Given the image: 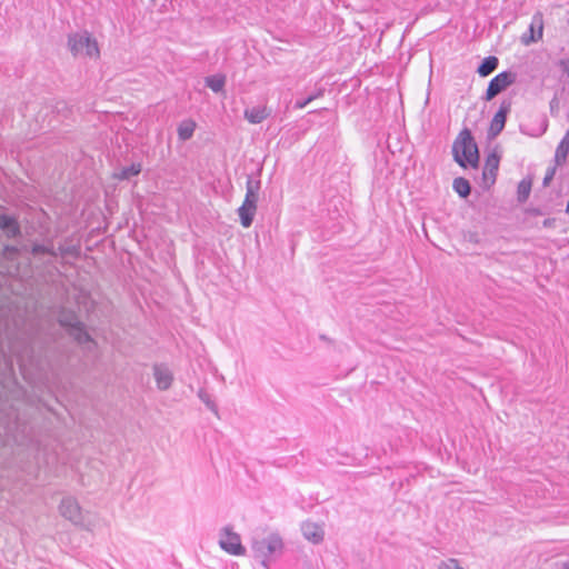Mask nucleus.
<instances>
[{
  "label": "nucleus",
  "instance_id": "f257e3e1",
  "mask_svg": "<svg viewBox=\"0 0 569 569\" xmlns=\"http://www.w3.org/2000/svg\"><path fill=\"white\" fill-rule=\"evenodd\" d=\"M453 158L459 166L476 168L479 162V152L477 143L468 129H463L457 137L452 146Z\"/></svg>",
  "mask_w": 569,
  "mask_h": 569
},
{
  "label": "nucleus",
  "instance_id": "f03ea898",
  "mask_svg": "<svg viewBox=\"0 0 569 569\" xmlns=\"http://www.w3.org/2000/svg\"><path fill=\"white\" fill-rule=\"evenodd\" d=\"M283 542L280 536H258L252 540L256 559L268 569V562L282 553Z\"/></svg>",
  "mask_w": 569,
  "mask_h": 569
},
{
  "label": "nucleus",
  "instance_id": "7ed1b4c3",
  "mask_svg": "<svg viewBox=\"0 0 569 569\" xmlns=\"http://www.w3.org/2000/svg\"><path fill=\"white\" fill-rule=\"evenodd\" d=\"M260 188V180L252 179L251 177L247 179L246 197L242 204L238 209L240 223L243 228H249L253 222L257 212Z\"/></svg>",
  "mask_w": 569,
  "mask_h": 569
},
{
  "label": "nucleus",
  "instance_id": "20e7f679",
  "mask_svg": "<svg viewBox=\"0 0 569 569\" xmlns=\"http://www.w3.org/2000/svg\"><path fill=\"white\" fill-rule=\"evenodd\" d=\"M68 46L73 56L97 59L100 54L96 39H93L88 32L71 34L68 40Z\"/></svg>",
  "mask_w": 569,
  "mask_h": 569
},
{
  "label": "nucleus",
  "instance_id": "39448f33",
  "mask_svg": "<svg viewBox=\"0 0 569 569\" xmlns=\"http://www.w3.org/2000/svg\"><path fill=\"white\" fill-rule=\"evenodd\" d=\"M60 513L63 518L73 522L74 525L83 526L86 530H91V528L84 525V516L82 510L78 503V501L72 497H66L61 500L59 506Z\"/></svg>",
  "mask_w": 569,
  "mask_h": 569
},
{
  "label": "nucleus",
  "instance_id": "423d86ee",
  "mask_svg": "<svg viewBox=\"0 0 569 569\" xmlns=\"http://www.w3.org/2000/svg\"><path fill=\"white\" fill-rule=\"evenodd\" d=\"M59 322L72 330V335L78 340V342L84 343L90 340L89 335L84 331L73 312H62L59 316Z\"/></svg>",
  "mask_w": 569,
  "mask_h": 569
},
{
  "label": "nucleus",
  "instance_id": "0eeeda50",
  "mask_svg": "<svg viewBox=\"0 0 569 569\" xmlns=\"http://www.w3.org/2000/svg\"><path fill=\"white\" fill-rule=\"evenodd\" d=\"M515 80V77L511 72H501L491 79L486 92V99L491 100L497 94H499L502 90H505L508 86H510Z\"/></svg>",
  "mask_w": 569,
  "mask_h": 569
},
{
  "label": "nucleus",
  "instance_id": "6e6552de",
  "mask_svg": "<svg viewBox=\"0 0 569 569\" xmlns=\"http://www.w3.org/2000/svg\"><path fill=\"white\" fill-rule=\"evenodd\" d=\"M241 536H220L218 541L220 548L233 556H243L246 548L241 543Z\"/></svg>",
  "mask_w": 569,
  "mask_h": 569
},
{
  "label": "nucleus",
  "instance_id": "1a4fd4ad",
  "mask_svg": "<svg viewBox=\"0 0 569 569\" xmlns=\"http://www.w3.org/2000/svg\"><path fill=\"white\" fill-rule=\"evenodd\" d=\"M153 377L159 390H168L173 381V375L171 370L164 365L153 366Z\"/></svg>",
  "mask_w": 569,
  "mask_h": 569
},
{
  "label": "nucleus",
  "instance_id": "9d476101",
  "mask_svg": "<svg viewBox=\"0 0 569 569\" xmlns=\"http://www.w3.org/2000/svg\"><path fill=\"white\" fill-rule=\"evenodd\" d=\"M509 111H510V104L502 103L500 106L499 110L493 116L491 123H490V134L491 136L495 137L502 131L505 123H506L507 114Z\"/></svg>",
  "mask_w": 569,
  "mask_h": 569
},
{
  "label": "nucleus",
  "instance_id": "9b49d317",
  "mask_svg": "<svg viewBox=\"0 0 569 569\" xmlns=\"http://www.w3.org/2000/svg\"><path fill=\"white\" fill-rule=\"evenodd\" d=\"M270 116L266 106H257L244 110V118L252 124L261 123Z\"/></svg>",
  "mask_w": 569,
  "mask_h": 569
},
{
  "label": "nucleus",
  "instance_id": "f8f14e48",
  "mask_svg": "<svg viewBox=\"0 0 569 569\" xmlns=\"http://www.w3.org/2000/svg\"><path fill=\"white\" fill-rule=\"evenodd\" d=\"M530 36H522V42L529 44L532 41L542 37V18L541 16H535L529 28Z\"/></svg>",
  "mask_w": 569,
  "mask_h": 569
},
{
  "label": "nucleus",
  "instance_id": "ddd939ff",
  "mask_svg": "<svg viewBox=\"0 0 569 569\" xmlns=\"http://www.w3.org/2000/svg\"><path fill=\"white\" fill-rule=\"evenodd\" d=\"M569 153V131L566 132L565 137L561 139L558 144L555 153V162L557 166H562Z\"/></svg>",
  "mask_w": 569,
  "mask_h": 569
},
{
  "label": "nucleus",
  "instance_id": "4468645a",
  "mask_svg": "<svg viewBox=\"0 0 569 569\" xmlns=\"http://www.w3.org/2000/svg\"><path fill=\"white\" fill-rule=\"evenodd\" d=\"M0 229L3 230L8 237H14L19 232L17 221L7 214H0Z\"/></svg>",
  "mask_w": 569,
  "mask_h": 569
},
{
  "label": "nucleus",
  "instance_id": "2eb2a0df",
  "mask_svg": "<svg viewBox=\"0 0 569 569\" xmlns=\"http://www.w3.org/2000/svg\"><path fill=\"white\" fill-rule=\"evenodd\" d=\"M196 126L193 120L188 119L182 121L178 127L179 139L182 141L189 140L193 136Z\"/></svg>",
  "mask_w": 569,
  "mask_h": 569
},
{
  "label": "nucleus",
  "instance_id": "dca6fc26",
  "mask_svg": "<svg viewBox=\"0 0 569 569\" xmlns=\"http://www.w3.org/2000/svg\"><path fill=\"white\" fill-rule=\"evenodd\" d=\"M498 67V59L496 57L486 58L482 63L478 67V73L481 77H487L493 72Z\"/></svg>",
  "mask_w": 569,
  "mask_h": 569
},
{
  "label": "nucleus",
  "instance_id": "f3484780",
  "mask_svg": "<svg viewBox=\"0 0 569 569\" xmlns=\"http://www.w3.org/2000/svg\"><path fill=\"white\" fill-rule=\"evenodd\" d=\"M141 172V164L133 163L130 167L122 168L118 172L114 173V177L120 180H127L131 177L138 176Z\"/></svg>",
  "mask_w": 569,
  "mask_h": 569
},
{
  "label": "nucleus",
  "instance_id": "a211bd4d",
  "mask_svg": "<svg viewBox=\"0 0 569 569\" xmlns=\"http://www.w3.org/2000/svg\"><path fill=\"white\" fill-rule=\"evenodd\" d=\"M206 84L214 92L223 90L226 84V77L222 74H214L206 78Z\"/></svg>",
  "mask_w": 569,
  "mask_h": 569
},
{
  "label": "nucleus",
  "instance_id": "6ab92c4d",
  "mask_svg": "<svg viewBox=\"0 0 569 569\" xmlns=\"http://www.w3.org/2000/svg\"><path fill=\"white\" fill-rule=\"evenodd\" d=\"M453 190L462 198L470 193V183L465 178H456L453 180Z\"/></svg>",
  "mask_w": 569,
  "mask_h": 569
},
{
  "label": "nucleus",
  "instance_id": "aec40b11",
  "mask_svg": "<svg viewBox=\"0 0 569 569\" xmlns=\"http://www.w3.org/2000/svg\"><path fill=\"white\" fill-rule=\"evenodd\" d=\"M530 191H531V181L526 180V179L521 180L518 184V190H517L518 201L521 203L527 201V199L529 198Z\"/></svg>",
  "mask_w": 569,
  "mask_h": 569
},
{
  "label": "nucleus",
  "instance_id": "412c9836",
  "mask_svg": "<svg viewBox=\"0 0 569 569\" xmlns=\"http://www.w3.org/2000/svg\"><path fill=\"white\" fill-rule=\"evenodd\" d=\"M499 166V158L496 154H490L486 160V167H485V176L488 173L492 177H495L496 171L498 170Z\"/></svg>",
  "mask_w": 569,
  "mask_h": 569
},
{
  "label": "nucleus",
  "instance_id": "4be33fe9",
  "mask_svg": "<svg viewBox=\"0 0 569 569\" xmlns=\"http://www.w3.org/2000/svg\"><path fill=\"white\" fill-rule=\"evenodd\" d=\"M302 531H303V533L313 535V533L323 532V528L316 522L307 521L302 526Z\"/></svg>",
  "mask_w": 569,
  "mask_h": 569
},
{
  "label": "nucleus",
  "instance_id": "5701e85b",
  "mask_svg": "<svg viewBox=\"0 0 569 569\" xmlns=\"http://www.w3.org/2000/svg\"><path fill=\"white\" fill-rule=\"evenodd\" d=\"M438 569H463V568L459 565V561L457 559L449 558L445 561H441L438 565Z\"/></svg>",
  "mask_w": 569,
  "mask_h": 569
},
{
  "label": "nucleus",
  "instance_id": "b1692460",
  "mask_svg": "<svg viewBox=\"0 0 569 569\" xmlns=\"http://www.w3.org/2000/svg\"><path fill=\"white\" fill-rule=\"evenodd\" d=\"M198 396L207 405L208 408H210L211 410L216 409V406L211 401L210 396L204 390H199Z\"/></svg>",
  "mask_w": 569,
  "mask_h": 569
},
{
  "label": "nucleus",
  "instance_id": "393cba45",
  "mask_svg": "<svg viewBox=\"0 0 569 569\" xmlns=\"http://www.w3.org/2000/svg\"><path fill=\"white\" fill-rule=\"evenodd\" d=\"M32 252L34 254H40V253H52V254H56L53 251H51L48 247L46 246H42V244H36L33 246L32 248Z\"/></svg>",
  "mask_w": 569,
  "mask_h": 569
},
{
  "label": "nucleus",
  "instance_id": "a878e982",
  "mask_svg": "<svg viewBox=\"0 0 569 569\" xmlns=\"http://www.w3.org/2000/svg\"><path fill=\"white\" fill-rule=\"evenodd\" d=\"M556 173V169L551 168L547 171L546 177L543 179V186H548L549 182L552 180L553 176Z\"/></svg>",
  "mask_w": 569,
  "mask_h": 569
},
{
  "label": "nucleus",
  "instance_id": "bb28decb",
  "mask_svg": "<svg viewBox=\"0 0 569 569\" xmlns=\"http://www.w3.org/2000/svg\"><path fill=\"white\" fill-rule=\"evenodd\" d=\"M311 102V99L307 98L305 100H298L296 101L295 103V108L296 109H303L305 107H307L309 103Z\"/></svg>",
  "mask_w": 569,
  "mask_h": 569
},
{
  "label": "nucleus",
  "instance_id": "cd10ccee",
  "mask_svg": "<svg viewBox=\"0 0 569 569\" xmlns=\"http://www.w3.org/2000/svg\"><path fill=\"white\" fill-rule=\"evenodd\" d=\"M306 538L311 541L313 545H319L323 540V536H306Z\"/></svg>",
  "mask_w": 569,
  "mask_h": 569
},
{
  "label": "nucleus",
  "instance_id": "c85d7f7f",
  "mask_svg": "<svg viewBox=\"0 0 569 569\" xmlns=\"http://www.w3.org/2000/svg\"><path fill=\"white\" fill-rule=\"evenodd\" d=\"M561 67L563 69V71L568 74L569 77V59H566V60H562L561 61Z\"/></svg>",
  "mask_w": 569,
  "mask_h": 569
},
{
  "label": "nucleus",
  "instance_id": "c756f323",
  "mask_svg": "<svg viewBox=\"0 0 569 569\" xmlns=\"http://www.w3.org/2000/svg\"><path fill=\"white\" fill-rule=\"evenodd\" d=\"M60 540L59 542L60 543H64V540H69L70 539V536L69 535H66V536H59Z\"/></svg>",
  "mask_w": 569,
  "mask_h": 569
},
{
  "label": "nucleus",
  "instance_id": "7c9ffc66",
  "mask_svg": "<svg viewBox=\"0 0 569 569\" xmlns=\"http://www.w3.org/2000/svg\"><path fill=\"white\" fill-rule=\"evenodd\" d=\"M321 94H322V93H321V91H319V92H317V93H315V94L309 96L308 98H309V99H311V101H313L315 99H317V98H318V97H320Z\"/></svg>",
  "mask_w": 569,
  "mask_h": 569
},
{
  "label": "nucleus",
  "instance_id": "2f4dec72",
  "mask_svg": "<svg viewBox=\"0 0 569 569\" xmlns=\"http://www.w3.org/2000/svg\"><path fill=\"white\" fill-rule=\"evenodd\" d=\"M223 533H226V535L232 533V529H231V528H229V527H226V528L223 529Z\"/></svg>",
  "mask_w": 569,
  "mask_h": 569
},
{
  "label": "nucleus",
  "instance_id": "473e14b6",
  "mask_svg": "<svg viewBox=\"0 0 569 569\" xmlns=\"http://www.w3.org/2000/svg\"><path fill=\"white\" fill-rule=\"evenodd\" d=\"M562 569H569V561L563 563Z\"/></svg>",
  "mask_w": 569,
  "mask_h": 569
},
{
  "label": "nucleus",
  "instance_id": "72a5a7b5",
  "mask_svg": "<svg viewBox=\"0 0 569 569\" xmlns=\"http://www.w3.org/2000/svg\"><path fill=\"white\" fill-rule=\"evenodd\" d=\"M566 211H567V213H569V199H568Z\"/></svg>",
  "mask_w": 569,
  "mask_h": 569
}]
</instances>
